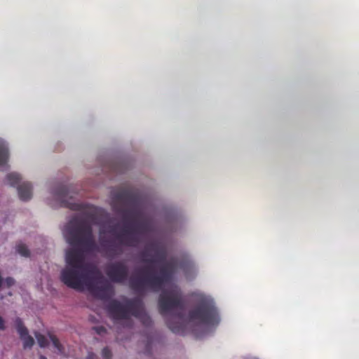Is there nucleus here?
<instances>
[{"label":"nucleus","instance_id":"nucleus-9","mask_svg":"<svg viewBox=\"0 0 359 359\" xmlns=\"http://www.w3.org/2000/svg\"><path fill=\"white\" fill-rule=\"evenodd\" d=\"M15 325L17 332L19 334L20 339L23 341V348H32L34 344V339L32 336L29 334L28 330L25 326L22 319L20 318H16L15 320Z\"/></svg>","mask_w":359,"mask_h":359},{"label":"nucleus","instance_id":"nucleus-1","mask_svg":"<svg viewBox=\"0 0 359 359\" xmlns=\"http://www.w3.org/2000/svg\"><path fill=\"white\" fill-rule=\"evenodd\" d=\"M65 236L74 248L66 252V266L60 273L61 281L77 290H82L86 286L95 297L109 299L114 294L112 286L95 266L85 262L83 252L97 250L91 226L81 216H76L66 226Z\"/></svg>","mask_w":359,"mask_h":359},{"label":"nucleus","instance_id":"nucleus-10","mask_svg":"<svg viewBox=\"0 0 359 359\" xmlns=\"http://www.w3.org/2000/svg\"><path fill=\"white\" fill-rule=\"evenodd\" d=\"M18 191L20 200L27 201L32 198V187L29 182H23L18 185Z\"/></svg>","mask_w":359,"mask_h":359},{"label":"nucleus","instance_id":"nucleus-11","mask_svg":"<svg viewBox=\"0 0 359 359\" xmlns=\"http://www.w3.org/2000/svg\"><path fill=\"white\" fill-rule=\"evenodd\" d=\"M9 158L8 148L6 144L0 141V170H8L9 166L8 161Z\"/></svg>","mask_w":359,"mask_h":359},{"label":"nucleus","instance_id":"nucleus-16","mask_svg":"<svg viewBox=\"0 0 359 359\" xmlns=\"http://www.w3.org/2000/svg\"><path fill=\"white\" fill-rule=\"evenodd\" d=\"M34 334L36 338L37 342L41 347L45 348L48 346V339L44 335L37 332H35Z\"/></svg>","mask_w":359,"mask_h":359},{"label":"nucleus","instance_id":"nucleus-6","mask_svg":"<svg viewBox=\"0 0 359 359\" xmlns=\"http://www.w3.org/2000/svg\"><path fill=\"white\" fill-rule=\"evenodd\" d=\"M189 320L198 321L207 325H216L219 318L215 305L207 300H202L194 309L189 313Z\"/></svg>","mask_w":359,"mask_h":359},{"label":"nucleus","instance_id":"nucleus-5","mask_svg":"<svg viewBox=\"0 0 359 359\" xmlns=\"http://www.w3.org/2000/svg\"><path fill=\"white\" fill-rule=\"evenodd\" d=\"M112 210L123 216L124 219H134L138 216V212L134 210H126L120 205H135L139 199L137 193L130 189H122L114 191L111 194Z\"/></svg>","mask_w":359,"mask_h":359},{"label":"nucleus","instance_id":"nucleus-19","mask_svg":"<svg viewBox=\"0 0 359 359\" xmlns=\"http://www.w3.org/2000/svg\"><path fill=\"white\" fill-rule=\"evenodd\" d=\"M93 329L99 335H102V334H104V333L107 332V329L104 327H103V326L93 327Z\"/></svg>","mask_w":359,"mask_h":359},{"label":"nucleus","instance_id":"nucleus-13","mask_svg":"<svg viewBox=\"0 0 359 359\" xmlns=\"http://www.w3.org/2000/svg\"><path fill=\"white\" fill-rule=\"evenodd\" d=\"M6 180L11 186L15 187L20 184L21 177L18 173L11 172L6 175Z\"/></svg>","mask_w":359,"mask_h":359},{"label":"nucleus","instance_id":"nucleus-23","mask_svg":"<svg viewBox=\"0 0 359 359\" xmlns=\"http://www.w3.org/2000/svg\"><path fill=\"white\" fill-rule=\"evenodd\" d=\"M95 358H96L95 354L92 352H90V353H88V354L86 357V359H95Z\"/></svg>","mask_w":359,"mask_h":359},{"label":"nucleus","instance_id":"nucleus-24","mask_svg":"<svg viewBox=\"0 0 359 359\" xmlns=\"http://www.w3.org/2000/svg\"><path fill=\"white\" fill-rule=\"evenodd\" d=\"M39 359H47V358L43 355H40Z\"/></svg>","mask_w":359,"mask_h":359},{"label":"nucleus","instance_id":"nucleus-21","mask_svg":"<svg viewBox=\"0 0 359 359\" xmlns=\"http://www.w3.org/2000/svg\"><path fill=\"white\" fill-rule=\"evenodd\" d=\"M15 283V280L13 278H6L5 280V283L7 285L8 287H11V285H13Z\"/></svg>","mask_w":359,"mask_h":359},{"label":"nucleus","instance_id":"nucleus-15","mask_svg":"<svg viewBox=\"0 0 359 359\" xmlns=\"http://www.w3.org/2000/svg\"><path fill=\"white\" fill-rule=\"evenodd\" d=\"M16 251L23 257H27L29 256V250L26 245L23 243H20L16 245Z\"/></svg>","mask_w":359,"mask_h":359},{"label":"nucleus","instance_id":"nucleus-14","mask_svg":"<svg viewBox=\"0 0 359 359\" xmlns=\"http://www.w3.org/2000/svg\"><path fill=\"white\" fill-rule=\"evenodd\" d=\"M49 338L53 343V346L57 350L58 353L62 354L64 353V347L60 344L58 339L53 334H49Z\"/></svg>","mask_w":359,"mask_h":359},{"label":"nucleus","instance_id":"nucleus-12","mask_svg":"<svg viewBox=\"0 0 359 359\" xmlns=\"http://www.w3.org/2000/svg\"><path fill=\"white\" fill-rule=\"evenodd\" d=\"M69 190L66 186L60 185L54 191L55 196L65 202V198L68 196Z\"/></svg>","mask_w":359,"mask_h":359},{"label":"nucleus","instance_id":"nucleus-4","mask_svg":"<svg viewBox=\"0 0 359 359\" xmlns=\"http://www.w3.org/2000/svg\"><path fill=\"white\" fill-rule=\"evenodd\" d=\"M108 311L114 320H127L128 326L132 325L131 316L140 319L146 327L152 325L151 318L145 312L142 302L140 299H127L123 304L116 299L112 300L108 305Z\"/></svg>","mask_w":359,"mask_h":359},{"label":"nucleus","instance_id":"nucleus-17","mask_svg":"<svg viewBox=\"0 0 359 359\" xmlns=\"http://www.w3.org/2000/svg\"><path fill=\"white\" fill-rule=\"evenodd\" d=\"M181 268L184 270L185 273L187 272L188 270H194V264L191 262H187L181 264Z\"/></svg>","mask_w":359,"mask_h":359},{"label":"nucleus","instance_id":"nucleus-18","mask_svg":"<svg viewBox=\"0 0 359 359\" xmlns=\"http://www.w3.org/2000/svg\"><path fill=\"white\" fill-rule=\"evenodd\" d=\"M102 355L104 359H111V352L108 347H105L102 351Z\"/></svg>","mask_w":359,"mask_h":359},{"label":"nucleus","instance_id":"nucleus-7","mask_svg":"<svg viewBox=\"0 0 359 359\" xmlns=\"http://www.w3.org/2000/svg\"><path fill=\"white\" fill-rule=\"evenodd\" d=\"M106 274L112 282L122 283L128 279L129 270L123 262H115L107 266Z\"/></svg>","mask_w":359,"mask_h":359},{"label":"nucleus","instance_id":"nucleus-22","mask_svg":"<svg viewBox=\"0 0 359 359\" xmlns=\"http://www.w3.org/2000/svg\"><path fill=\"white\" fill-rule=\"evenodd\" d=\"M6 329L4 320L0 316V330H4Z\"/></svg>","mask_w":359,"mask_h":359},{"label":"nucleus","instance_id":"nucleus-3","mask_svg":"<svg viewBox=\"0 0 359 359\" xmlns=\"http://www.w3.org/2000/svg\"><path fill=\"white\" fill-rule=\"evenodd\" d=\"M115 227L110 226L107 231L101 227L99 230L100 250L108 257L121 255L124 246H136L140 242L138 234L149 230V224L146 222L131 226H125L118 233L115 232Z\"/></svg>","mask_w":359,"mask_h":359},{"label":"nucleus","instance_id":"nucleus-20","mask_svg":"<svg viewBox=\"0 0 359 359\" xmlns=\"http://www.w3.org/2000/svg\"><path fill=\"white\" fill-rule=\"evenodd\" d=\"M68 207H69L72 210H79L81 209V205L78 203H69L67 205Z\"/></svg>","mask_w":359,"mask_h":359},{"label":"nucleus","instance_id":"nucleus-8","mask_svg":"<svg viewBox=\"0 0 359 359\" xmlns=\"http://www.w3.org/2000/svg\"><path fill=\"white\" fill-rule=\"evenodd\" d=\"M142 261L147 264H154L156 262H163L166 259L167 253L163 248L156 243L148 245L140 254Z\"/></svg>","mask_w":359,"mask_h":359},{"label":"nucleus","instance_id":"nucleus-2","mask_svg":"<svg viewBox=\"0 0 359 359\" xmlns=\"http://www.w3.org/2000/svg\"><path fill=\"white\" fill-rule=\"evenodd\" d=\"M175 271V263L171 261L161 267L158 273H154L151 266H146L140 271V275L129 279V286L140 294L147 290H161L158 302L159 313L162 316H165L177 310L175 313L166 319V325L173 333L180 334L184 331L182 320L184 311L182 291L177 285L163 290V287L172 280Z\"/></svg>","mask_w":359,"mask_h":359}]
</instances>
